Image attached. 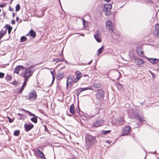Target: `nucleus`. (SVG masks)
<instances>
[{"instance_id":"6ab92c4d","label":"nucleus","mask_w":159,"mask_h":159,"mask_svg":"<svg viewBox=\"0 0 159 159\" xmlns=\"http://www.w3.org/2000/svg\"><path fill=\"white\" fill-rule=\"evenodd\" d=\"M30 35V36L34 38L36 37L35 32L32 29L31 30L29 33L26 34V36Z\"/></svg>"},{"instance_id":"5701e85b","label":"nucleus","mask_w":159,"mask_h":159,"mask_svg":"<svg viewBox=\"0 0 159 159\" xmlns=\"http://www.w3.org/2000/svg\"><path fill=\"white\" fill-rule=\"evenodd\" d=\"M137 120H138L140 123H142L144 121V118L140 116H138L137 117Z\"/></svg>"},{"instance_id":"9b49d317","label":"nucleus","mask_w":159,"mask_h":159,"mask_svg":"<svg viewBox=\"0 0 159 159\" xmlns=\"http://www.w3.org/2000/svg\"><path fill=\"white\" fill-rule=\"evenodd\" d=\"M37 95L36 94V92L35 91H33L30 93L29 94V99H35Z\"/></svg>"},{"instance_id":"1a4fd4ad","label":"nucleus","mask_w":159,"mask_h":159,"mask_svg":"<svg viewBox=\"0 0 159 159\" xmlns=\"http://www.w3.org/2000/svg\"><path fill=\"white\" fill-rule=\"evenodd\" d=\"M130 130V128L129 126H126L123 129L122 132L121 134V136H123L127 134Z\"/></svg>"},{"instance_id":"4c0bfd02","label":"nucleus","mask_w":159,"mask_h":159,"mask_svg":"<svg viewBox=\"0 0 159 159\" xmlns=\"http://www.w3.org/2000/svg\"><path fill=\"white\" fill-rule=\"evenodd\" d=\"M125 122V120L120 121H119V123L120 125H122L124 124Z\"/></svg>"},{"instance_id":"9d476101","label":"nucleus","mask_w":159,"mask_h":159,"mask_svg":"<svg viewBox=\"0 0 159 159\" xmlns=\"http://www.w3.org/2000/svg\"><path fill=\"white\" fill-rule=\"evenodd\" d=\"M35 153L37 154V156L40 158L45 159L44 155L40 150L38 149H37L35 150Z\"/></svg>"},{"instance_id":"7ed1b4c3","label":"nucleus","mask_w":159,"mask_h":159,"mask_svg":"<svg viewBox=\"0 0 159 159\" xmlns=\"http://www.w3.org/2000/svg\"><path fill=\"white\" fill-rule=\"evenodd\" d=\"M34 72L29 68L27 69L25 72L24 74V79L28 80Z\"/></svg>"},{"instance_id":"052dcab7","label":"nucleus","mask_w":159,"mask_h":159,"mask_svg":"<svg viewBox=\"0 0 159 159\" xmlns=\"http://www.w3.org/2000/svg\"><path fill=\"white\" fill-rule=\"evenodd\" d=\"M33 115V116H34V114H33V115Z\"/></svg>"},{"instance_id":"f3484780","label":"nucleus","mask_w":159,"mask_h":159,"mask_svg":"<svg viewBox=\"0 0 159 159\" xmlns=\"http://www.w3.org/2000/svg\"><path fill=\"white\" fill-rule=\"evenodd\" d=\"M112 7V6L111 4L105 5L104 7V11H105L109 12Z\"/></svg>"},{"instance_id":"79ce46f5","label":"nucleus","mask_w":159,"mask_h":159,"mask_svg":"<svg viewBox=\"0 0 159 159\" xmlns=\"http://www.w3.org/2000/svg\"><path fill=\"white\" fill-rule=\"evenodd\" d=\"M51 73L52 76H55V70H54L52 71H51Z\"/></svg>"},{"instance_id":"2eb2a0df","label":"nucleus","mask_w":159,"mask_h":159,"mask_svg":"<svg viewBox=\"0 0 159 159\" xmlns=\"http://www.w3.org/2000/svg\"><path fill=\"white\" fill-rule=\"evenodd\" d=\"M104 120H100L94 123L93 126L96 127H98L101 125L104 122Z\"/></svg>"},{"instance_id":"c03bdc74","label":"nucleus","mask_w":159,"mask_h":159,"mask_svg":"<svg viewBox=\"0 0 159 159\" xmlns=\"http://www.w3.org/2000/svg\"><path fill=\"white\" fill-rule=\"evenodd\" d=\"M15 21L14 20H13L11 21V23L13 25L14 24H15Z\"/></svg>"},{"instance_id":"58836bf2","label":"nucleus","mask_w":159,"mask_h":159,"mask_svg":"<svg viewBox=\"0 0 159 159\" xmlns=\"http://www.w3.org/2000/svg\"><path fill=\"white\" fill-rule=\"evenodd\" d=\"M63 77V76L61 75H58L57 77V79H62Z\"/></svg>"},{"instance_id":"f257e3e1","label":"nucleus","mask_w":159,"mask_h":159,"mask_svg":"<svg viewBox=\"0 0 159 159\" xmlns=\"http://www.w3.org/2000/svg\"><path fill=\"white\" fill-rule=\"evenodd\" d=\"M86 144L87 146V149L90 148L91 146L94 143L95 141V137L89 134H86L85 136Z\"/></svg>"},{"instance_id":"cd10ccee","label":"nucleus","mask_w":159,"mask_h":159,"mask_svg":"<svg viewBox=\"0 0 159 159\" xmlns=\"http://www.w3.org/2000/svg\"><path fill=\"white\" fill-rule=\"evenodd\" d=\"M111 132V130H102V134L104 135H106L107 134H109Z\"/></svg>"},{"instance_id":"a18cd8bd","label":"nucleus","mask_w":159,"mask_h":159,"mask_svg":"<svg viewBox=\"0 0 159 159\" xmlns=\"http://www.w3.org/2000/svg\"><path fill=\"white\" fill-rule=\"evenodd\" d=\"M8 119H9V122L10 123H11V122H12L13 121V120H11V118H10L9 117H8Z\"/></svg>"},{"instance_id":"a211bd4d","label":"nucleus","mask_w":159,"mask_h":159,"mask_svg":"<svg viewBox=\"0 0 159 159\" xmlns=\"http://www.w3.org/2000/svg\"><path fill=\"white\" fill-rule=\"evenodd\" d=\"M24 68L23 67L20 65L16 67L14 70V73L18 74L20 70Z\"/></svg>"},{"instance_id":"72a5a7b5","label":"nucleus","mask_w":159,"mask_h":159,"mask_svg":"<svg viewBox=\"0 0 159 159\" xmlns=\"http://www.w3.org/2000/svg\"><path fill=\"white\" fill-rule=\"evenodd\" d=\"M83 24L84 25V26L86 27L88 25V23L87 22L85 21L84 20H83Z\"/></svg>"},{"instance_id":"4468645a","label":"nucleus","mask_w":159,"mask_h":159,"mask_svg":"<svg viewBox=\"0 0 159 159\" xmlns=\"http://www.w3.org/2000/svg\"><path fill=\"white\" fill-rule=\"evenodd\" d=\"M153 34L159 37V25L157 24L155 26Z\"/></svg>"},{"instance_id":"ea45409f","label":"nucleus","mask_w":159,"mask_h":159,"mask_svg":"<svg viewBox=\"0 0 159 159\" xmlns=\"http://www.w3.org/2000/svg\"><path fill=\"white\" fill-rule=\"evenodd\" d=\"M24 80H25V81L24 82L22 85L25 86H26V81H27V80H26V79H24Z\"/></svg>"},{"instance_id":"473e14b6","label":"nucleus","mask_w":159,"mask_h":159,"mask_svg":"<svg viewBox=\"0 0 159 159\" xmlns=\"http://www.w3.org/2000/svg\"><path fill=\"white\" fill-rule=\"evenodd\" d=\"M12 77L11 75H7L6 76V79L7 81H10Z\"/></svg>"},{"instance_id":"a19ab883","label":"nucleus","mask_w":159,"mask_h":159,"mask_svg":"<svg viewBox=\"0 0 159 159\" xmlns=\"http://www.w3.org/2000/svg\"><path fill=\"white\" fill-rule=\"evenodd\" d=\"M44 127L45 131L46 132H48V130L46 125H44Z\"/></svg>"},{"instance_id":"f8f14e48","label":"nucleus","mask_w":159,"mask_h":159,"mask_svg":"<svg viewBox=\"0 0 159 159\" xmlns=\"http://www.w3.org/2000/svg\"><path fill=\"white\" fill-rule=\"evenodd\" d=\"M34 125L32 124H25L24 125L25 130L26 132H28L34 127Z\"/></svg>"},{"instance_id":"c9c22d12","label":"nucleus","mask_w":159,"mask_h":159,"mask_svg":"<svg viewBox=\"0 0 159 159\" xmlns=\"http://www.w3.org/2000/svg\"><path fill=\"white\" fill-rule=\"evenodd\" d=\"M25 87V86L22 85V86L21 88L20 89V93H21L23 91V89H24V87Z\"/></svg>"},{"instance_id":"423d86ee","label":"nucleus","mask_w":159,"mask_h":159,"mask_svg":"<svg viewBox=\"0 0 159 159\" xmlns=\"http://www.w3.org/2000/svg\"><path fill=\"white\" fill-rule=\"evenodd\" d=\"M101 33L98 31H97L94 35V38L96 40L98 43H100L102 41V38L101 36Z\"/></svg>"},{"instance_id":"09e8293b","label":"nucleus","mask_w":159,"mask_h":159,"mask_svg":"<svg viewBox=\"0 0 159 159\" xmlns=\"http://www.w3.org/2000/svg\"><path fill=\"white\" fill-rule=\"evenodd\" d=\"M12 16L13 17H14L15 16V13L14 12H13L12 13Z\"/></svg>"},{"instance_id":"c756f323","label":"nucleus","mask_w":159,"mask_h":159,"mask_svg":"<svg viewBox=\"0 0 159 159\" xmlns=\"http://www.w3.org/2000/svg\"><path fill=\"white\" fill-rule=\"evenodd\" d=\"M27 40V38L23 36L21 37L20 42H23L26 41Z\"/></svg>"},{"instance_id":"37998d69","label":"nucleus","mask_w":159,"mask_h":159,"mask_svg":"<svg viewBox=\"0 0 159 159\" xmlns=\"http://www.w3.org/2000/svg\"><path fill=\"white\" fill-rule=\"evenodd\" d=\"M6 4H4L1 5L0 6V7H5L6 6Z\"/></svg>"},{"instance_id":"7c9ffc66","label":"nucleus","mask_w":159,"mask_h":159,"mask_svg":"<svg viewBox=\"0 0 159 159\" xmlns=\"http://www.w3.org/2000/svg\"><path fill=\"white\" fill-rule=\"evenodd\" d=\"M137 52L139 55L141 57L143 56V52L142 51L137 50Z\"/></svg>"},{"instance_id":"ddd939ff","label":"nucleus","mask_w":159,"mask_h":159,"mask_svg":"<svg viewBox=\"0 0 159 159\" xmlns=\"http://www.w3.org/2000/svg\"><path fill=\"white\" fill-rule=\"evenodd\" d=\"M63 48H62V50L61 51V54H59V55H62V57L61 58H56L55 59H53V61H56V63L60 61H62L65 60V59L64 58L63 56Z\"/></svg>"},{"instance_id":"bf43d9fd","label":"nucleus","mask_w":159,"mask_h":159,"mask_svg":"<svg viewBox=\"0 0 159 159\" xmlns=\"http://www.w3.org/2000/svg\"><path fill=\"white\" fill-rule=\"evenodd\" d=\"M79 112H80V110H79Z\"/></svg>"},{"instance_id":"13d9d810","label":"nucleus","mask_w":159,"mask_h":159,"mask_svg":"<svg viewBox=\"0 0 159 159\" xmlns=\"http://www.w3.org/2000/svg\"><path fill=\"white\" fill-rule=\"evenodd\" d=\"M106 143H109V142H107V141H106Z\"/></svg>"},{"instance_id":"a878e982","label":"nucleus","mask_w":159,"mask_h":159,"mask_svg":"<svg viewBox=\"0 0 159 159\" xmlns=\"http://www.w3.org/2000/svg\"><path fill=\"white\" fill-rule=\"evenodd\" d=\"M6 31H1L0 32V39H1L6 34Z\"/></svg>"},{"instance_id":"49530a36","label":"nucleus","mask_w":159,"mask_h":159,"mask_svg":"<svg viewBox=\"0 0 159 159\" xmlns=\"http://www.w3.org/2000/svg\"><path fill=\"white\" fill-rule=\"evenodd\" d=\"M13 84L16 85H17L18 84V82L16 81H15L13 82Z\"/></svg>"},{"instance_id":"39448f33","label":"nucleus","mask_w":159,"mask_h":159,"mask_svg":"<svg viewBox=\"0 0 159 159\" xmlns=\"http://www.w3.org/2000/svg\"><path fill=\"white\" fill-rule=\"evenodd\" d=\"M73 79L74 77L71 76H69V78L66 81V88L67 89H68L69 86L71 87L73 83H74V80H73Z\"/></svg>"},{"instance_id":"aec40b11","label":"nucleus","mask_w":159,"mask_h":159,"mask_svg":"<svg viewBox=\"0 0 159 159\" xmlns=\"http://www.w3.org/2000/svg\"><path fill=\"white\" fill-rule=\"evenodd\" d=\"M82 73L80 72H78L76 74V79L74 80V83H75L77 82L81 77Z\"/></svg>"},{"instance_id":"4be33fe9","label":"nucleus","mask_w":159,"mask_h":159,"mask_svg":"<svg viewBox=\"0 0 159 159\" xmlns=\"http://www.w3.org/2000/svg\"><path fill=\"white\" fill-rule=\"evenodd\" d=\"M137 63L138 65L143 64L144 63V61L142 59H138L137 60Z\"/></svg>"},{"instance_id":"8fccbe9b","label":"nucleus","mask_w":159,"mask_h":159,"mask_svg":"<svg viewBox=\"0 0 159 159\" xmlns=\"http://www.w3.org/2000/svg\"><path fill=\"white\" fill-rule=\"evenodd\" d=\"M55 79V76H52V83L54 81Z\"/></svg>"},{"instance_id":"bb28decb","label":"nucleus","mask_w":159,"mask_h":159,"mask_svg":"<svg viewBox=\"0 0 159 159\" xmlns=\"http://www.w3.org/2000/svg\"><path fill=\"white\" fill-rule=\"evenodd\" d=\"M20 130H16L14 131V134L16 136H18L20 134Z\"/></svg>"},{"instance_id":"f03ea898","label":"nucleus","mask_w":159,"mask_h":159,"mask_svg":"<svg viewBox=\"0 0 159 159\" xmlns=\"http://www.w3.org/2000/svg\"><path fill=\"white\" fill-rule=\"evenodd\" d=\"M97 92L95 96L96 98L101 100L103 99L104 97V91L102 89H99L96 91Z\"/></svg>"},{"instance_id":"393cba45","label":"nucleus","mask_w":159,"mask_h":159,"mask_svg":"<svg viewBox=\"0 0 159 159\" xmlns=\"http://www.w3.org/2000/svg\"><path fill=\"white\" fill-rule=\"evenodd\" d=\"M35 117H32L31 118V121L35 123H36L37 122V117L35 116Z\"/></svg>"},{"instance_id":"de8ad7c7","label":"nucleus","mask_w":159,"mask_h":159,"mask_svg":"<svg viewBox=\"0 0 159 159\" xmlns=\"http://www.w3.org/2000/svg\"><path fill=\"white\" fill-rule=\"evenodd\" d=\"M9 10H10L11 11H14V9H13L11 7H9Z\"/></svg>"},{"instance_id":"603ef678","label":"nucleus","mask_w":159,"mask_h":159,"mask_svg":"<svg viewBox=\"0 0 159 159\" xmlns=\"http://www.w3.org/2000/svg\"><path fill=\"white\" fill-rule=\"evenodd\" d=\"M19 17H16V21H18L19 20Z\"/></svg>"},{"instance_id":"dca6fc26","label":"nucleus","mask_w":159,"mask_h":159,"mask_svg":"<svg viewBox=\"0 0 159 159\" xmlns=\"http://www.w3.org/2000/svg\"><path fill=\"white\" fill-rule=\"evenodd\" d=\"M148 61L152 64H155L158 63L159 61V59L154 58H148Z\"/></svg>"},{"instance_id":"412c9836","label":"nucleus","mask_w":159,"mask_h":159,"mask_svg":"<svg viewBox=\"0 0 159 159\" xmlns=\"http://www.w3.org/2000/svg\"><path fill=\"white\" fill-rule=\"evenodd\" d=\"M75 107L74 104H73L70 106L69 108V111L72 114H74L75 113Z\"/></svg>"},{"instance_id":"f704fd0d","label":"nucleus","mask_w":159,"mask_h":159,"mask_svg":"<svg viewBox=\"0 0 159 159\" xmlns=\"http://www.w3.org/2000/svg\"><path fill=\"white\" fill-rule=\"evenodd\" d=\"M17 115L19 116V117L18 118V119L20 120L22 119V116L24 115L23 114H21L19 113H18Z\"/></svg>"},{"instance_id":"3c124183","label":"nucleus","mask_w":159,"mask_h":159,"mask_svg":"<svg viewBox=\"0 0 159 159\" xmlns=\"http://www.w3.org/2000/svg\"><path fill=\"white\" fill-rule=\"evenodd\" d=\"M21 110H22V111H24L28 112V111H26V110H25V109H23V108L21 109Z\"/></svg>"},{"instance_id":"0eeeda50","label":"nucleus","mask_w":159,"mask_h":159,"mask_svg":"<svg viewBox=\"0 0 159 159\" xmlns=\"http://www.w3.org/2000/svg\"><path fill=\"white\" fill-rule=\"evenodd\" d=\"M92 88L91 86H89L86 88H80L76 92V95L78 96L80 93L82 91L87 90H92Z\"/></svg>"},{"instance_id":"4d7b16f0","label":"nucleus","mask_w":159,"mask_h":159,"mask_svg":"<svg viewBox=\"0 0 159 159\" xmlns=\"http://www.w3.org/2000/svg\"><path fill=\"white\" fill-rule=\"evenodd\" d=\"M75 159V158H70V159Z\"/></svg>"},{"instance_id":"6e6552de","label":"nucleus","mask_w":159,"mask_h":159,"mask_svg":"<svg viewBox=\"0 0 159 159\" xmlns=\"http://www.w3.org/2000/svg\"><path fill=\"white\" fill-rule=\"evenodd\" d=\"M99 109L98 108H96L92 110L90 113V116L93 117L94 116L99 113Z\"/></svg>"},{"instance_id":"864d4df0","label":"nucleus","mask_w":159,"mask_h":159,"mask_svg":"<svg viewBox=\"0 0 159 159\" xmlns=\"http://www.w3.org/2000/svg\"><path fill=\"white\" fill-rule=\"evenodd\" d=\"M150 73L153 76V75H154L153 73L152 72H151V71L150 72Z\"/></svg>"},{"instance_id":"6e6d98bb","label":"nucleus","mask_w":159,"mask_h":159,"mask_svg":"<svg viewBox=\"0 0 159 159\" xmlns=\"http://www.w3.org/2000/svg\"><path fill=\"white\" fill-rule=\"evenodd\" d=\"M92 62V61H91L89 62L88 63V64L89 65Z\"/></svg>"},{"instance_id":"20e7f679","label":"nucleus","mask_w":159,"mask_h":159,"mask_svg":"<svg viewBox=\"0 0 159 159\" xmlns=\"http://www.w3.org/2000/svg\"><path fill=\"white\" fill-rule=\"evenodd\" d=\"M106 26L107 30L110 32H112L114 31V28L111 21L107 20L106 22Z\"/></svg>"},{"instance_id":"680f3d73","label":"nucleus","mask_w":159,"mask_h":159,"mask_svg":"<svg viewBox=\"0 0 159 159\" xmlns=\"http://www.w3.org/2000/svg\"><path fill=\"white\" fill-rule=\"evenodd\" d=\"M158 159H159V157H158Z\"/></svg>"},{"instance_id":"e433bc0d","label":"nucleus","mask_w":159,"mask_h":159,"mask_svg":"<svg viewBox=\"0 0 159 159\" xmlns=\"http://www.w3.org/2000/svg\"><path fill=\"white\" fill-rule=\"evenodd\" d=\"M5 74L2 72H0V78H2L4 77Z\"/></svg>"},{"instance_id":"5fc2aeb1","label":"nucleus","mask_w":159,"mask_h":159,"mask_svg":"<svg viewBox=\"0 0 159 159\" xmlns=\"http://www.w3.org/2000/svg\"><path fill=\"white\" fill-rule=\"evenodd\" d=\"M105 1L107 2H108L110 1V0H105Z\"/></svg>"},{"instance_id":"c85d7f7f","label":"nucleus","mask_w":159,"mask_h":159,"mask_svg":"<svg viewBox=\"0 0 159 159\" xmlns=\"http://www.w3.org/2000/svg\"><path fill=\"white\" fill-rule=\"evenodd\" d=\"M7 28L8 30V33L9 34H10L12 29V27L7 25Z\"/></svg>"},{"instance_id":"b1692460","label":"nucleus","mask_w":159,"mask_h":159,"mask_svg":"<svg viewBox=\"0 0 159 159\" xmlns=\"http://www.w3.org/2000/svg\"><path fill=\"white\" fill-rule=\"evenodd\" d=\"M104 48L103 46H102L101 48L98 49L97 53L98 56L102 52V50L104 49Z\"/></svg>"},{"instance_id":"2f4dec72","label":"nucleus","mask_w":159,"mask_h":159,"mask_svg":"<svg viewBox=\"0 0 159 159\" xmlns=\"http://www.w3.org/2000/svg\"><path fill=\"white\" fill-rule=\"evenodd\" d=\"M16 11H18L20 9V6L19 4H17L15 7Z\"/></svg>"}]
</instances>
